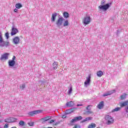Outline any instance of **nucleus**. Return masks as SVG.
Wrapping results in <instances>:
<instances>
[{
  "label": "nucleus",
  "mask_w": 128,
  "mask_h": 128,
  "mask_svg": "<svg viewBox=\"0 0 128 128\" xmlns=\"http://www.w3.org/2000/svg\"><path fill=\"white\" fill-rule=\"evenodd\" d=\"M66 114H66V113H65V114H63L62 116V118H66Z\"/></svg>",
  "instance_id": "obj_36"
},
{
  "label": "nucleus",
  "mask_w": 128,
  "mask_h": 128,
  "mask_svg": "<svg viewBox=\"0 0 128 128\" xmlns=\"http://www.w3.org/2000/svg\"><path fill=\"white\" fill-rule=\"evenodd\" d=\"M126 94H124L120 96V100H126Z\"/></svg>",
  "instance_id": "obj_27"
},
{
  "label": "nucleus",
  "mask_w": 128,
  "mask_h": 128,
  "mask_svg": "<svg viewBox=\"0 0 128 128\" xmlns=\"http://www.w3.org/2000/svg\"><path fill=\"white\" fill-rule=\"evenodd\" d=\"M10 46V42L4 40L2 34V32H0V48H8Z\"/></svg>",
  "instance_id": "obj_1"
},
{
  "label": "nucleus",
  "mask_w": 128,
  "mask_h": 128,
  "mask_svg": "<svg viewBox=\"0 0 128 128\" xmlns=\"http://www.w3.org/2000/svg\"><path fill=\"white\" fill-rule=\"evenodd\" d=\"M128 106V100L120 103V106L121 108H124V106Z\"/></svg>",
  "instance_id": "obj_17"
},
{
  "label": "nucleus",
  "mask_w": 128,
  "mask_h": 128,
  "mask_svg": "<svg viewBox=\"0 0 128 128\" xmlns=\"http://www.w3.org/2000/svg\"><path fill=\"white\" fill-rule=\"evenodd\" d=\"M78 125H75L74 127H73V128H78Z\"/></svg>",
  "instance_id": "obj_42"
},
{
  "label": "nucleus",
  "mask_w": 128,
  "mask_h": 128,
  "mask_svg": "<svg viewBox=\"0 0 128 128\" xmlns=\"http://www.w3.org/2000/svg\"><path fill=\"white\" fill-rule=\"evenodd\" d=\"M5 36H6V40H8V38H10V34H8V32H6V33Z\"/></svg>",
  "instance_id": "obj_31"
},
{
  "label": "nucleus",
  "mask_w": 128,
  "mask_h": 128,
  "mask_svg": "<svg viewBox=\"0 0 128 128\" xmlns=\"http://www.w3.org/2000/svg\"><path fill=\"white\" fill-rule=\"evenodd\" d=\"M58 62H54L52 64V67L54 70H56V68H58Z\"/></svg>",
  "instance_id": "obj_21"
},
{
  "label": "nucleus",
  "mask_w": 128,
  "mask_h": 128,
  "mask_svg": "<svg viewBox=\"0 0 128 128\" xmlns=\"http://www.w3.org/2000/svg\"><path fill=\"white\" fill-rule=\"evenodd\" d=\"M106 4V1L104 0H102L101 2V4L98 6V8L100 10H104V12H106L110 8V6H112V3L110 2L108 4Z\"/></svg>",
  "instance_id": "obj_2"
},
{
  "label": "nucleus",
  "mask_w": 128,
  "mask_h": 128,
  "mask_svg": "<svg viewBox=\"0 0 128 128\" xmlns=\"http://www.w3.org/2000/svg\"><path fill=\"white\" fill-rule=\"evenodd\" d=\"M105 122L106 124L108 126H110L111 124H114V119L112 116L110 115H106L104 116Z\"/></svg>",
  "instance_id": "obj_4"
},
{
  "label": "nucleus",
  "mask_w": 128,
  "mask_h": 128,
  "mask_svg": "<svg viewBox=\"0 0 128 128\" xmlns=\"http://www.w3.org/2000/svg\"><path fill=\"white\" fill-rule=\"evenodd\" d=\"M18 10L17 8L14 9V12H18Z\"/></svg>",
  "instance_id": "obj_39"
},
{
  "label": "nucleus",
  "mask_w": 128,
  "mask_h": 128,
  "mask_svg": "<svg viewBox=\"0 0 128 128\" xmlns=\"http://www.w3.org/2000/svg\"><path fill=\"white\" fill-rule=\"evenodd\" d=\"M82 104H78L77 105H76V106H82Z\"/></svg>",
  "instance_id": "obj_40"
},
{
  "label": "nucleus",
  "mask_w": 128,
  "mask_h": 128,
  "mask_svg": "<svg viewBox=\"0 0 128 128\" xmlns=\"http://www.w3.org/2000/svg\"><path fill=\"white\" fill-rule=\"evenodd\" d=\"M82 120V116L74 117L70 121V124H74V122H76Z\"/></svg>",
  "instance_id": "obj_8"
},
{
  "label": "nucleus",
  "mask_w": 128,
  "mask_h": 128,
  "mask_svg": "<svg viewBox=\"0 0 128 128\" xmlns=\"http://www.w3.org/2000/svg\"><path fill=\"white\" fill-rule=\"evenodd\" d=\"M74 108L68 109V110H66L65 113L66 114H72V112H74Z\"/></svg>",
  "instance_id": "obj_19"
},
{
  "label": "nucleus",
  "mask_w": 128,
  "mask_h": 128,
  "mask_svg": "<svg viewBox=\"0 0 128 128\" xmlns=\"http://www.w3.org/2000/svg\"><path fill=\"white\" fill-rule=\"evenodd\" d=\"M90 75H88V77L86 78V80L84 82V86L88 88L90 84Z\"/></svg>",
  "instance_id": "obj_7"
},
{
  "label": "nucleus",
  "mask_w": 128,
  "mask_h": 128,
  "mask_svg": "<svg viewBox=\"0 0 128 128\" xmlns=\"http://www.w3.org/2000/svg\"><path fill=\"white\" fill-rule=\"evenodd\" d=\"M86 114H92V110H87L86 111Z\"/></svg>",
  "instance_id": "obj_33"
},
{
  "label": "nucleus",
  "mask_w": 128,
  "mask_h": 128,
  "mask_svg": "<svg viewBox=\"0 0 128 128\" xmlns=\"http://www.w3.org/2000/svg\"><path fill=\"white\" fill-rule=\"evenodd\" d=\"M18 32V30L16 29V28H14V26L12 28V30L11 32V36H14V34H16Z\"/></svg>",
  "instance_id": "obj_13"
},
{
  "label": "nucleus",
  "mask_w": 128,
  "mask_h": 128,
  "mask_svg": "<svg viewBox=\"0 0 128 128\" xmlns=\"http://www.w3.org/2000/svg\"><path fill=\"white\" fill-rule=\"evenodd\" d=\"M117 32H118V30H117Z\"/></svg>",
  "instance_id": "obj_45"
},
{
  "label": "nucleus",
  "mask_w": 128,
  "mask_h": 128,
  "mask_svg": "<svg viewBox=\"0 0 128 128\" xmlns=\"http://www.w3.org/2000/svg\"><path fill=\"white\" fill-rule=\"evenodd\" d=\"M91 106H91L90 105L86 107V110H90V107H91Z\"/></svg>",
  "instance_id": "obj_37"
},
{
  "label": "nucleus",
  "mask_w": 128,
  "mask_h": 128,
  "mask_svg": "<svg viewBox=\"0 0 128 128\" xmlns=\"http://www.w3.org/2000/svg\"><path fill=\"white\" fill-rule=\"evenodd\" d=\"M66 106L72 108V106H74V103L72 101H70L66 104Z\"/></svg>",
  "instance_id": "obj_18"
},
{
  "label": "nucleus",
  "mask_w": 128,
  "mask_h": 128,
  "mask_svg": "<svg viewBox=\"0 0 128 128\" xmlns=\"http://www.w3.org/2000/svg\"><path fill=\"white\" fill-rule=\"evenodd\" d=\"M28 124L30 126H34V122H30Z\"/></svg>",
  "instance_id": "obj_34"
},
{
  "label": "nucleus",
  "mask_w": 128,
  "mask_h": 128,
  "mask_svg": "<svg viewBox=\"0 0 128 128\" xmlns=\"http://www.w3.org/2000/svg\"><path fill=\"white\" fill-rule=\"evenodd\" d=\"M64 20V19L62 17L59 18L58 19V20L56 22V24L58 28H60V26H62V25Z\"/></svg>",
  "instance_id": "obj_6"
},
{
  "label": "nucleus",
  "mask_w": 128,
  "mask_h": 128,
  "mask_svg": "<svg viewBox=\"0 0 128 128\" xmlns=\"http://www.w3.org/2000/svg\"><path fill=\"white\" fill-rule=\"evenodd\" d=\"M57 16H58V13H56V12L52 14V16L51 18V22H56V18Z\"/></svg>",
  "instance_id": "obj_14"
},
{
  "label": "nucleus",
  "mask_w": 128,
  "mask_h": 128,
  "mask_svg": "<svg viewBox=\"0 0 128 128\" xmlns=\"http://www.w3.org/2000/svg\"><path fill=\"white\" fill-rule=\"evenodd\" d=\"M26 88V85L24 84H22V86H20V88H22V90H24Z\"/></svg>",
  "instance_id": "obj_35"
},
{
  "label": "nucleus",
  "mask_w": 128,
  "mask_h": 128,
  "mask_svg": "<svg viewBox=\"0 0 128 128\" xmlns=\"http://www.w3.org/2000/svg\"><path fill=\"white\" fill-rule=\"evenodd\" d=\"M10 56V53H5L1 56L0 60H6L8 59V56Z\"/></svg>",
  "instance_id": "obj_11"
},
{
  "label": "nucleus",
  "mask_w": 128,
  "mask_h": 128,
  "mask_svg": "<svg viewBox=\"0 0 128 128\" xmlns=\"http://www.w3.org/2000/svg\"><path fill=\"white\" fill-rule=\"evenodd\" d=\"M54 122V120H51L49 122H50V124H52V122Z\"/></svg>",
  "instance_id": "obj_41"
},
{
  "label": "nucleus",
  "mask_w": 128,
  "mask_h": 128,
  "mask_svg": "<svg viewBox=\"0 0 128 128\" xmlns=\"http://www.w3.org/2000/svg\"><path fill=\"white\" fill-rule=\"evenodd\" d=\"M16 120L17 119L14 118L10 117L4 120V122H9L10 124L12 122H14L16 121Z\"/></svg>",
  "instance_id": "obj_10"
},
{
  "label": "nucleus",
  "mask_w": 128,
  "mask_h": 128,
  "mask_svg": "<svg viewBox=\"0 0 128 128\" xmlns=\"http://www.w3.org/2000/svg\"><path fill=\"white\" fill-rule=\"evenodd\" d=\"M97 128H100V127H98Z\"/></svg>",
  "instance_id": "obj_46"
},
{
  "label": "nucleus",
  "mask_w": 128,
  "mask_h": 128,
  "mask_svg": "<svg viewBox=\"0 0 128 128\" xmlns=\"http://www.w3.org/2000/svg\"><path fill=\"white\" fill-rule=\"evenodd\" d=\"M63 26H68V20H65Z\"/></svg>",
  "instance_id": "obj_30"
},
{
  "label": "nucleus",
  "mask_w": 128,
  "mask_h": 128,
  "mask_svg": "<svg viewBox=\"0 0 128 128\" xmlns=\"http://www.w3.org/2000/svg\"><path fill=\"white\" fill-rule=\"evenodd\" d=\"M58 122H56V123H54V126H58Z\"/></svg>",
  "instance_id": "obj_43"
},
{
  "label": "nucleus",
  "mask_w": 128,
  "mask_h": 128,
  "mask_svg": "<svg viewBox=\"0 0 128 128\" xmlns=\"http://www.w3.org/2000/svg\"><path fill=\"white\" fill-rule=\"evenodd\" d=\"M40 112H42L40 110H34L28 112V115L29 116H34V114H40Z\"/></svg>",
  "instance_id": "obj_9"
},
{
  "label": "nucleus",
  "mask_w": 128,
  "mask_h": 128,
  "mask_svg": "<svg viewBox=\"0 0 128 128\" xmlns=\"http://www.w3.org/2000/svg\"><path fill=\"white\" fill-rule=\"evenodd\" d=\"M16 56H13L12 60H9L8 64L9 68H12V70H15L18 68V65H16Z\"/></svg>",
  "instance_id": "obj_3"
},
{
  "label": "nucleus",
  "mask_w": 128,
  "mask_h": 128,
  "mask_svg": "<svg viewBox=\"0 0 128 128\" xmlns=\"http://www.w3.org/2000/svg\"><path fill=\"white\" fill-rule=\"evenodd\" d=\"M15 7L16 8H22V5L20 3H18L15 5Z\"/></svg>",
  "instance_id": "obj_25"
},
{
  "label": "nucleus",
  "mask_w": 128,
  "mask_h": 128,
  "mask_svg": "<svg viewBox=\"0 0 128 128\" xmlns=\"http://www.w3.org/2000/svg\"><path fill=\"white\" fill-rule=\"evenodd\" d=\"M90 22H92V18H90V16H86L82 20V22L85 26L90 24Z\"/></svg>",
  "instance_id": "obj_5"
},
{
  "label": "nucleus",
  "mask_w": 128,
  "mask_h": 128,
  "mask_svg": "<svg viewBox=\"0 0 128 128\" xmlns=\"http://www.w3.org/2000/svg\"><path fill=\"white\" fill-rule=\"evenodd\" d=\"M4 128H8V124H6L4 126Z\"/></svg>",
  "instance_id": "obj_38"
},
{
  "label": "nucleus",
  "mask_w": 128,
  "mask_h": 128,
  "mask_svg": "<svg viewBox=\"0 0 128 128\" xmlns=\"http://www.w3.org/2000/svg\"><path fill=\"white\" fill-rule=\"evenodd\" d=\"M120 110V108L117 107L112 110V112H118Z\"/></svg>",
  "instance_id": "obj_26"
},
{
  "label": "nucleus",
  "mask_w": 128,
  "mask_h": 128,
  "mask_svg": "<svg viewBox=\"0 0 128 128\" xmlns=\"http://www.w3.org/2000/svg\"><path fill=\"white\" fill-rule=\"evenodd\" d=\"M18 124L21 126H24L25 124V123L23 120H20V121Z\"/></svg>",
  "instance_id": "obj_29"
},
{
  "label": "nucleus",
  "mask_w": 128,
  "mask_h": 128,
  "mask_svg": "<svg viewBox=\"0 0 128 128\" xmlns=\"http://www.w3.org/2000/svg\"><path fill=\"white\" fill-rule=\"evenodd\" d=\"M20 37L15 36L12 39V44H20Z\"/></svg>",
  "instance_id": "obj_12"
},
{
  "label": "nucleus",
  "mask_w": 128,
  "mask_h": 128,
  "mask_svg": "<svg viewBox=\"0 0 128 128\" xmlns=\"http://www.w3.org/2000/svg\"><path fill=\"white\" fill-rule=\"evenodd\" d=\"M78 127L79 128H80V126H78Z\"/></svg>",
  "instance_id": "obj_44"
},
{
  "label": "nucleus",
  "mask_w": 128,
  "mask_h": 128,
  "mask_svg": "<svg viewBox=\"0 0 128 128\" xmlns=\"http://www.w3.org/2000/svg\"><path fill=\"white\" fill-rule=\"evenodd\" d=\"M72 92V88L70 87L68 90V94H70Z\"/></svg>",
  "instance_id": "obj_32"
},
{
  "label": "nucleus",
  "mask_w": 128,
  "mask_h": 128,
  "mask_svg": "<svg viewBox=\"0 0 128 128\" xmlns=\"http://www.w3.org/2000/svg\"><path fill=\"white\" fill-rule=\"evenodd\" d=\"M98 108H104V101H102L98 106Z\"/></svg>",
  "instance_id": "obj_22"
},
{
  "label": "nucleus",
  "mask_w": 128,
  "mask_h": 128,
  "mask_svg": "<svg viewBox=\"0 0 128 128\" xmlns=\"http://www.w3.org/2000/svg\"><path fill=\"white\" fill-rule=\"evenodd\" d=\"M63 16L65 18H68L70 17V14L68 12H64L63 13Z\"/></svg>",
  "instance_id": "obj_24"
},
{
  "label": "nucleus",
  "mask_w": 128,
  "mask_h": 128,
  "mask_svg": "<svg viewBox=\"0 0 128 128\" xmlns=\"http://www.w3.org/2000/svg\"><path fill=\"white\" fill-rule=\"evenodd\" d=\"M97 76H98L99 78H101V76H104V72H102L101 70L98 71L96 73Z\"/></svg>",
  "instance_id": "obj_20"
},
{
  "label": "nucleus",
  "mask_w": 128,
  "mask_h": 128,
  "mask_svg": "<svg viewBox=\"0 0 128 128\" xmlns=\"http://www.w3.org/2000/svg\"><path fill=\"white\" fill-rule=\"evenodd\" d=\"M50 118H52L50 116L42 118L41 120H42V124H44V122H48V120H50Z\"/></svg>",
  "instance_id": "obj_16"
},
{
  "label": "nucleus",
  "mask_w": 128,
  "mask_h": 128,
  "mask_svg": "<svg viewBox=\"0 0 128 128\" xmlns=\"http://www.w3.org/2000/svg\"><path fill=\"white\" fill-rule=\"evenodd\" d=\"M92 117L86 118L83 120L81 121V122L82 124L84 122H88V120H92Z\"/></svg>",
  "instance_id": "obj_23"
},
{
  "label": "nucleus",
  "mask_w": 128,
  "mask_h": 128,
  "mask_svg": "<svg viewBox=\"0 0 128 128\" xmlns=\"http://www.w3.org/2000/svg\"><path fill=\"white\" fill-rule=\"evenodd\" d=\"M114 92H116V90L108 91V92L103 94V96H110V94H112Z\"/></svg>",
  "instance_id": "obj_15"
},
{
  "label": "nucleus",
  "mask_w": 128,
  "mask_h": 128,
  "mask_svg": "<svg viewBox=\"0 0 128 128\" xmlns=\"http://www.w3.org/2000/svg\"><path fill=\"white\" fill-rule=\"evenodd\" d=\"M96 128V124L92 123L91 124L88 126V128Z\"/></svg>",
  "instance_id": "obj_28"
}]
</instances>
